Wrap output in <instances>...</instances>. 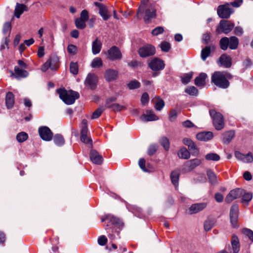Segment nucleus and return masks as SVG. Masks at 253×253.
Masks as SVG:
<instances>
[{
	"label": "nucleus",
	"instance_id": "6",
	"mask_svg": "<svg viewBox=\"0 0 253 253\" xmlns=\"http://www.w3.org/2000/svg\"><path fill=\"white\" fill-rule=\"evenodd\" d=\"M234 25L233 23L229 21L221 20L220 22L219 27L217 28L216 31L217 33H220V29L225 34H228L233 28Z\"/></svg>",
	"mask_w": 253,
	"mask_h": 253
},
{
	"label": "nucleus",
	"instance_id": "33",
	"mask_svg": "<svg viewBox=\"0 0 253 253\" xmlns=\"http://www.w3.org/2000/svg\"><path fill=\"white\" fill-rule=\"evenodd\" d=\"M171 180L173 184L176 187L178 184L179 172L178 171H173L170 175Z\"/></svg>",
	"mask_w": 253,
	"mask_h": 253
},
{
	"label": "nucleus",
	"instance_id": "43",
	"mask_svg": "<svg viewBox=\"0 0 253 253\" xmlns=\"http://www.w3.org/2000/svg\"><path fill=\"white\" fill-rule=\"evenodd\" d=\"M28 138V134L25 132H21L17 134L16 136L17 140L19 142H23L26 141Z\"/></svg>",
	"mask_w": 253,
	"mask_h": 253
},
{
	"label": "nucleus",
	"instance_id": "18",
	"mask_svg": "<svg viewBox=\"0 0 253 253\" xmlns=\"http://www.w3.org/2000/svg\"><path fill=\"white\" fill-rule=\"evenodd\" d=\"M213 137L211 131H203L197 134L196 138L198 140L202 141H207L211 139Z\"/></svg>",
	"mask_w": 253,
	"mask_h": 253
},
{
	"label": "nucleus",
	"instance_id": "10",
	"mask_svg": "<svg viewBox=\"0 0 253 253\" xmlns=\"http://www.w3.org/2000/svg\"><path fill=\"white\" fill-rule=\"evenodd\" d=\"M244 193V190L241 189H235L230 191L225 198V201L228 203L232 202L234 200L240 197Z\"/></svg>",
	"mask_w": 253,
	"mask_h": 253
},
{
	"label": "nucleus",
	"instance_id": "34",
	"mask_svg": "<svg viewBox=\"0 0 253 253\" xmlns=\"http://www.w3.org/2000/svg\"><path fill=\"white\" fill-rule=\"evenodd\" d=\"M239 41L237 38L233 36L229 40V48L231 49H235L238 47Z\"/></svg>",
	"mask_w": 253,
	"mask_h": 253
},
{
	"label": "nucleus",
	"instance_id": "14",
	"mask_svg": "<svg viewBox=\"0 0 253 253\" xmlns=\"http://www.w3.org/2000/svg\"><path fill=\"white\" fill-rule=\"evenodd\" d=\"M235 155L238 160L243 163H249L253 162V156L250 152L245 155L239 152H235Z\"/></svg>",
	"mask_w": 253,
	"mask_h": 253
},
{
	"label": "nucleus",
	"instance_id": "26",
	"mask_svg": "<svg viewBox=\"0 0 253 253\" xmlns=\"http://www.w3.org/2000/svg\"><path fill=\"white\" fill-rule=\"evenodd\" d=\"M14 104V96L12 93L8 92L5 97V104L8 109H11Z\"/></svg>",
	"mask_w": 253,
	"mask_h": 253
},
{
	"label": "nucleus",
	"instance_id": "54",
	"mask_svg": "<svg viewBox=\"0 0 253 253\" xmlns=\"http://www.w3.org/2000/svg\"><path fill=\"white\" fill-rule=\"evenodd\" d=\"M67 51L69 54L75 55L77 53V48L75 45L70 44L67 47Z\"/></svg>",
	"mask_w": 253,
	"mask_h": 253
},
{
	"label": "nucleus",
	"instance_id": "15",
	"mask_svg": "<svg viewBox=\"0 0 253 253\" xmlns=\"http://www.w3.org/2000/svg\"><path fill=\"white\" fill-rule=\"evenodd\" d=\"M207 206V204L206 203H200L193 204L189 208V212L191 214L197 213L203 211Z\"/></svg>",
	"mask_w": 253,
	"mask_h": 253
},
{
	"label": "nucleus",
	"instance_id": "31",
	"mask_svg": "<svg viewBox=\"0 0 253 253\" xmlns=\"http://www.w3.org/2000/svg\"><path fill=\"white\" fill-rule=\"evenodd\" d=\"M178 156L179 158L188 159L190 157V153L186 148L182 147L178 151Z\"/></svg>",
	"mask_w": 253,
	"mask_h": 253
},
{
	"label": "nucleus",
	"instance_id": "41",
	"mask_svg": "<svg viewBox=\"0 0 253 253\" xmlns=\"http://www.w3.org/2000/svg\"><path fill=\"white\" fill-rule=\"evenodd\" d=\"M205 158L208 161H217L219 160L220 157L217 154L211 153L207 154L205 156Z\"/></svg>",
	"mask_w": 253,
	"mask_h": 253
},
{
	"label": "nucleus",
	"instance_id": "38",
	"mask_svg": "<svg viewBox=\"0 0 253 253\" xmlns=\"http://www.w3.org/2000/svg\"><path fill=\"white\" fill-rule=\"evenodd\" d=\"M185 92L191 96H196L198 94V89L193 86H189L185 88Z\"/></svg>",
	"mask_w": 253,
	"mask_h": 253
},
{
	"label": "nucleus",
	"instance_id": "47",
	"mask_svg": "<svg viewBox=\"0 0 253 253\" xmlns=\"http://www.w3.org/2000/svg\"><path fill=\"white\" fill-rule=\"evenodd\" d=\"M188 148L191 151L192 155L197 156L199 154V149L194 142L189 146Z\"/></svg>",
	"mask_w": 253,
	"mask_h": 253
},
{
	"label": "nucleus",
	"instance_id": "13",
	"mask_svg": "<svg viewBox=\"0 0 253 253\" xmlns=\"http://www.w3.org/2000/svg\"><path fill=\"white\" fill-rule=\"evenodd\" d=\"M239 208L238 205H233L230 209V221L234 227L237 225V219L238 217Z\"/></svg>",
	"mask_w": 253,
	"mask_h": 253
},
{
	"label": "nucleus",
	"instance_id": "37",
	"mask_svg": "<svg viewBox=\"0 0 253 253\" xmlns=\"http://www.w3.org/2000/svg\"><path fill=\"white\" fill-rule=\"evenodd\" d=\"M228 46H229V39L227 37L222 38L220 41V48L222 50H225Z\"/></svg>",
	"mask_w": 253,
	"mask_h": 253
},
{
	"label": "nucleus",
	"instance_id": "50",
	"mask_svg": "<svg viewBox=\"0 0 253 253\" xmlns=\"http://www.w3.org/2000/svg\"><path fill=\"white\" fill-rule=\"evenodd\" d=\"M108 107L111 108L115 111H120L126 109V107L124 106L120 105L118 103L113 104L112 105L108 106Z\"/></svg>",
	"mask_w": 253,
	"mask_h": 253
},
{
	"label": "nucleus",
	"instance_id": "11",
	"mask_svg": "<svg viewBox=\"0 0 253 253\" xmlns=\"http://www.w3.org/2000/svg\"><path fill=\"white\" fill-rule=\"evenodd\" d=\"M97 82V78L93 74L89 73L87 75L84 81L85 86L90 89H93L95 88Z\"/></svg>",
	"mask_w": 253,
	"mask_h": 253
},
{
	"label": "nucleus",
	"instance_id": "9",
	"mask_svg": "<svg viewBox=\"0 0 253 253\" xmlns=\"http://www.w3.org/2000/svg\"><path fill=\"white\" fill-rule=\"evenodd\" d=\"M232 11L229 8L228 4L219 5L217 8V14L222 18H228Z\"/></svg>",
	"mask_w": 253,
	"mask_h": 253
},
{
	"label": "nucleus",
	"instance_id": "5",
	"mask_svg": "<svg viewBox=\"0 0 253 253\" xmlns=\"http://www.w3.org/2000/svg\"><path fill=\"white\" fill-rule=\"evenodd\" d=\"M39 133L41 138L46 141H50L53 136V134L50 129L47 126H42L39 128Z\"/></svg>",
	"mask_w": 253,
	"mask_h": 253
},
{
	"label": "nucleus",
	"instance_id": "59",
	"mask_svg": "<svg viewBox=\"0 0 253 253\" xmlns=\"http://www.w3.org/2000/svg\"><path fill=\"white\" fill-rule=\"evenodd\" d=\"M79 18L86 22L88 19V13L87 11L85 9L83 10L81 12L80 14V17Z\"/></svg>",
	"mask_w": 253,
	"mask_h": 253
},
{
	"label": "nucleus",
	"instance_id": "53",
	"mask_svg": "<svg viewBox=\"0 0 253 253\" xmlns=\"http://www.w3.org/2000/svg\"><path fill=\"white\" fill-rule=\"evenodd\" d=\"M127 86L130 89L137 88L140 86V83L137 81H133L127 84Z\"/></svg>",
	"mask_w": 253,
	"mask_h": 253
},
{
	"label": "nucleus",
	"instance_id": "20",
	"mask_svg": "<svg viewBox=\"0 0 253 253\" xmlns=\"http://www.w3.org/2000/svg\"><path fill=\"white\" fill-rule=\"evenodd\" d=\"M90 159L92 163L96 164H101L103 161V158L98 152L95 150H91L90 152Z\"/></svg>",
	"mask_w": 253,
	"mask_h": 253
},
{
	"label": "nucleus",
	"instance_id": "2",
	"mask_svg": "<svg viewBox=\"0 0 253 253\" xmlns=\"http://www.w3.org/2000/svg\"><path fill=\"white\" fill-rule=\"evenodd\" d=\"M60 98L67 104L70 105L74 103L76 99L79 97V94L72 90H67L64 88L57 90Z\"/></svg>",
	"mask_w": 253,
	"mask_h": 253
},
{
	"label": "nucleus",
	"instance_id": "48",
	"mask_svg": "<svg viewBox=\"0 0 253 253\" xmlns=\"http://www.w3.org/2000/svg\"><path fill=\"white\" fill-rule=\"evenodd\" d=\"M242 202L248 203L253 198V194L252 193H243L242 195Z\"/></svg>",
	"mask_w": 253,
	"mask_h": 253
},
{
	"label": "nucleus",
	"instance_id": "17",
	"mask_svg": "<svg viewBox=\"0 0 253 253\" xmlns=\"http://www.w3.org/2000/svg\"><path fill=\"white\" fill-rule=\"evenodd\" d=\"M140 119L143 122H148L156 121L159 118L152 110H147L146 114H143L141 116Z\"/></svg>",
	"mask_w": 253,
	"mask_h": 253
},
{
	"label": "nucleus",
	"instance_id": "4",
	"mask_svg": "<svg viewBox=\"0 0 253 253\" xmlns=\"http://www.w3.org/2000/svg\"><path fill=\"white\" fill-rule=\"evenodd\" d=\"M155 52V47L151 44H146L140 47L138 50L139 56L143 58L152 56Z\"/></svg>",
	"mask_w": 253,
	"mask_h": 253
},
{
	"label": "nucleus",
	"instance_id": "39",
	"mask_svg": "<svg viewBox=\"0 0 253 253\" xmlns=\"http://www.w3.org/2000/svg\"><path fill=\"white\" fill-rule=\"evenodd\" d=\"M55 144L58 146H61L64 143V139L63 136L60 134H56L53 138Z\"/></svg>",
	"mask_w": 253,
	"mask_h": 253
},
{
	"label": "nucleus",
	"instance_id": "58",
	"mask_svg": "<svg viewBox=\"0 0 253 253\" xmlns=\"http://www.w3.org/2000/svg\"><path fill=\"white\" fill-rule=\"evenodd\" d=\"M164 30L162 27H158L153 29L151 33L153 36H157L163 33Z\"/></svg>",
	"mask_w": 253,
	"mask_h": 253
},
{
	"label": "nucleus",
	"instance_id": "27",
	"mask_svg": "<svg viewBox=\"0 0 253 253\" xmlns=\"http://www.w3.org/2000/svg\"><path fill=\"white\" fill-rule=\"evenodd\" d=\"M207 78V75L205 73H201L199 76L196 78L195 84L198 86H203L205 84V80Z\"/></svg>",
	"mask_w": 253,
	"mask_h": 253
},
{
	"label": "nucleus",
	"instance_id": "49",
	"mask_svg": "<svg viewBox=\"0 0 253 253\" xmlns=\"http://www.w3.org/2000/svg\"><path fill=\"white\" fill-rule=\"evenodd\" d=\"M193 76V74L192 73H189L188 74H185L183 75L181 77V82L184 84H188L191 80Z\"/></svg>",
	"mask_w": 253,
	"mask_h": 253
},
{
	"label": "nucleus",
	"instance_id": "46",
	"mask_svg": "<svg viewBox=\"0 0 253 253\" xmlns=\"http://www.w3.org/2000/svg\"><path fill=\"white\" fill-rule=\"evenodd\" d=\"M70 72L73 75H77L79 71L78 65L76 62H71L70 65Z\"/></svg>",
	"mask_w": 253,
	"mask_h": 253
},
{
	"label": "nucleus",
	"instance_id": "21",
	"mask_svg": "<svg viewBox=\"0 0 253 253\" xmlns=\"http://www.w3.org/2000/svg\"><path fill=\"white\" fill-rule=\"evenodd\" d=\"M201 163V160L196 158L187 161L185 164V167L188 170H192L200 165Z\"/></svg>",
	"mask_w": 253,
	"mask_h": 253
},
{
	"label": "nucleus",
	"instance_id": "40",
	"mask_svg": "<svg viewBox=\"0 0 253 253\" xmlns=\"http://www.w3.org/2000/svg\"><path fill=\"white\" fill-rule=\"evenodd\" d=\"M214 224L213 220L208 219L205 222L204 224V229L205 231H208L210 230L213 226Z\"/></svg>",
	"mask_w": 253,
	"mask_h": 253
},
{
	"label": "nucleus",
	"instance_id": "30",
	"mask_svg": "<svg viewBox=\"0 0 253 253\" xmlns=\"http://www.w3.org/2000/svg\"><path fill=\"white\" fill-rule=\"evenodd\" d=\"M15 77L16 78H25L28 76V73L25 70L15 66L14 68Z\"/></svg>",
	"mask_w": 253,
	"mask_h": 253
},
{
	"label": "nucleus",
	"instance_id": "55",
	"mask_svg": "<svg viewBox=\"0 0 253 253\" xmlns=\"http://www.w3.org/2000/svg\"><path fill=\"white\" fill-rule=\"evenodd\" d=\"M81 140L84 143L89 144V147H92V145L91 140L90 139V138L87 136L86 134L81 135Z\"/></svg>",
	"mask_w": 253,
	"mask_h": 253
},
{
	"label": "nucleus",
	"instance_id": "28",
	"mask_svg": "<svg viewBox=\"0 0 253 253\" xmlns=\"http://www.w3.org/2000/svg\"><path fill=\"white\" fill-rule=\"evenodd\" d=\"M214 46H207L202 50L201 57L203 61H205L207 57L210 55L211 50L214 49Z\"/></svg>",
	"mask_w": 253,
	"mask_h": 253
},
{
	"label": "nucleus",
	"instance_id": "56",
	"mask_svg": "<svg viewBox=\"0 0 253 253\" xmlns=\"http://www.w3.org/2000/svg\"><path fill=\"white\" fill-rule=\"evenodd\" d=\"M158 148V146L156 144L151 145L149 147L148 149L147 153H148V155H152L154 154L155 153V152L157 150Z\"/></svg>",
	"mask_w": 253,
	"mask_h": 253
},
{
	"label": "nucleus",
	"instance_id": "60",
	"mask_svg": "<svg viewBox=\"0 0 253 253\" xmlns=\"http://www.w3.org/2000/svg\"><path fill=\"white\" fill-rule=\"evenodd\" d=\"M149 99V97L147 93H143L141 98V104L143 105L148 103Z\"/></svg>",
	"mask_w": 253,
	"mask_h": 253
},
{
	"label": "nucleus",
	"instance_id": "63",
	"mask_svg": "<svg viewBox=\"0 0 253 253\" xmlns=\"http://www.w3.org/2000/svg\"><path fill=\"white\" fill-rule=\"evenodd\" d=\"M177 115V112L175 110H172L170 111L169 114V120L171 122L174 121Z\"/></svg>",
	"mask_w": 253,
	"mask_h": 253
},
{
	"label": "nucleus",
	"instance_id": "25",
	"mask_svg": "<svg viewBox=\"0 0 253 253\" xmlns=\"http://www.w3.org/2000/svg\"><path fill=\"white\" fill-rule=\"evenodd\" d=\"M26 10L27 6L25 5L17 3L14 10V15L19 18L23 12Z\"/></svg>",
	"mask_w": 253,
	"mask_h": 253
},
{
	"label": "nucleus",
	"instance_id": "7",
	"mask_svg": "<svg viewBox=\"0 0 253 253\" xmlns=\"http://www.w3.org/2000/svg\"><path fill=\"white\" fill-rule=\"evenodd\" d=\"M122 58V54L119 49L115 46H112L107 51V59L112 61L120 60Z\"/></svg>",
	"mask_w": 253,
	"mask_h": 253
},
{
	"label": "nucleus",
	"instance_id": "12",
	"mask_svg": "<svg viewBox=\"0 0 253 253\" xmlns=\"http://www.w3.org/2000/svg\"><path fill=\"white\" fill-rule=\"evenodd\" d=\"M95 4L98 7L99 14L103 19L105 21L108 20L111 17V14L107 6L100 3L96 2Z\"/></svg>",
	"mask_w": 253,
	"mask_h": 253
},
{
	"label": "nucleus",
	"instance_id": "19",
	"mask_svg": "<svg viewBox=\"0 0 253 253\" xmlns=\"http://www.w3.org/2000/svg\"><path fill=\"white\" fill-rule=\"evenodd\" d=\"M218 62L221 66L225 68L231 67L232 62L230 57L225 54H222L219 58Z\"/></svg>",
	"mask_w": 253,
	"mask_h": 253
},
{
	"label": "nucleus",
	"instance_id": "22",
	"mask_svg": "<svg viewBox=\"0 0 253 253\" xmlns=\"http://www.w3.org/2000/svg\"><path fill=\"white\" fill-rule=\"evenodd\" d=\"M102 47V42L97 38L92 43V52L93 54L96 55L100 52Z\"/></svg>",
	"mask_w": 253,
	"mask_h": 253
},
{
	"label": "nucleus",
	"instance_id": "45",
	"mask_svg": "<svg viewBox=\"0 0 253 253\" xmlns=\"http://www.w3.org/2000/svg\"><path fill=\"white\" fill-rule=\"evenodd\" d=\"M164 52H168L170 48V44L167 42H163L159 45Z\"/></svg>",
	"mask_w": 253,
	"mask_h": 253
},
{
	"label": "nucleus",
	"instance_id": "62",
	"mask_svg": "<svg viewBox=\"0 0 253 253\" xmlns=\"http://www.w3.org/2000/svg\"><path fill=\"white\" fill-rule=\"evenodd\" d=\"M11 30V24L9 22H6L3 25V33L4 34L8 33L9 35V33Z\"/></svg>",
	"mask_w": 253,
	"mask_h": 253
},
{
	"label": "nucleus",
	"instance_id": "29",
	"mask_svg": "<svg viewBox=\"0 0 253 253\" xmlns=\"http://www.w3.org/2000/svg\"><path fill=\"white\" fill-rule=\"evenodd\" d=\"M52 62H56V60H51L49 59L42 66L41 70L42 72L46 71L49 68L51 70H55L57 67L55 65H52Z\"/></svg>",
	"mask_w": 253,
	"mask_h": 253
},
{
	"label": "nucleus",
	"instance_id": "8",
	"mask_svg": "<svg viewBox=\"0 0 253 253\" xmlns=\"http://www.w3.org/2000/svg\"><path fill=\"white\" fill-rule=\"evenodd\" d=\"M148 66L153 71H158L163 70L165 68V65L162 60L156 58L150 61Z\"/></svg>",
	"mask_w": 253,
	"mask_h": 253
},
{
	"label": "nucleus",
	"instance_id": "1",
	"mask_svg": "<svg viewBox=\"0 0 253 253\" xmlns=\"http://www.w3.org/2000/svg\"><path fill=\"white\" fill-rule=\"evenodd\" d=\"M231 78V75L227 72H216L211 77V82L217 86L226 88L229 85L228 80Z\"/></svg>",
	"mask_w": 253,
	"mask_h": 253
},
{
	"label": "nucleus",
	"instance_id": "32",
	"mask_svg": "<svg viewBox=\"0 0 253 253\" xmlns=\"http://www.w3.org/2000/svg\"><path fill=\"white\" fill-rule=\"evenodd\" d=\"M234 136V132L233 131H229L225 132L223 136V141L224 143L228 144L232 139Z\"/></svg>",
	"mask_w": 253,
	"mask_h": 253
},
{
	"label": "nucleus",
	"instance_id": "23",
	"mask_svg": "<svg viewBox=\"0 0 253 253\" xmlns=\"http://www.w3.org/2000/svg\"><path fill=\"white\" fill-rule=\"evenodd\" d=\"M155 16L156 10L152 6H151L146 9L144 19L145 21H149Z\"/></svg>",
	"mask_w": 253,
	"mask_h": 253
},
{
	"label": "nucleus",
	"instance_id": "3",
	"mask_svg": "<svg viewBox=\"0 0 253 253\" xmlns=\"http://www.w3.org/2000/svg\"><path fill=\"white\" fill-rule=\"evenodd\" d=\"M210 115L212 118L213 125L217 130H221L224 127L223 117L222 115L216 112L214 110H211L210 112Z\"/></svg>",
	"mask_w": 253,
	"mask_h": 253
},
{
	"label": "nucleus",
	"instance_id": "57",
	"mask_svg": "<svg viewBox=\"0 0 253 253\" xmlns=\"http://www.w3.org/2000/svg\"><path fill=\"white\" fill-rule=\"evenodd\" d=\"M244 234L247 236L253 242V231L249 229H244L242 231Z\"/></svg>",
	"mask_w": 253,
	"mask_h": 253
},
{
	"label": "nucleus",
	"instance_id": "51",
	"mask_svg": "<svg viewBox=\"0 0 253 253\" xmlns=\"http://www.w3.org/2000/svg\"><path fill=\"white\" fill-rule=\"evenodd\" d=\"M81 127V135L86 134L87 132V122L85 119L83 120Z\"/></svg>",
	"mask_w": 253,
	"mask_h": 253
},
{
	"label": "nucleus",
	"instance_id": "44",
	"mask_svg": "<svg viewBox=\"0 0 253 253\" xmlns=\"http://www.w3.org/2000/svg\"><path fill=\"white\" fill-rule=\"evenodd\" d=\"M86 21L80 18H77L75 20V25L77 28L80 29H84L86 27Z\"/></svg>",
	"mask_w": 253,
	"mask_h": 253
},
{
	"label": "nucleus",
	"instance_id": "52",
	"mask_svg": "<svg viewBox=\"0 0 253 253\" xmlns=\"http://www.w3.org/2000/svg\"><path fill=\"white\" fill-rule=\"evenodd\" d=\"M165 106L164 101L161 98H158L155 105V108L158 111H161Z\"/></svg>",
	"mask_w": 253,
	"mask_h": 253
},
{
	"label": "nucleus",
	"instance_id": "16",
	"mask_svg": "<svg viewBox=\"0 0 253 253\" xmlns=\"http://www.w3.org/2000/svg\"><path fill=\"white\" fill-rule=\"evenodd\" d=\"M118 77V72L116 70L108 69L105 72L104 78L108 82L115 81L117 79Z\"/></svg>",
	"mask_w": 253,
	"mask_h": 253
},
{
	"label": "nucleus",
	"instance_id": "61",
	"mask_svg": "<svg viewBox=\"0 0 253 253\" xmlns=\"http://www.w3.org/2000/svg\"><path fill=\"white\" fill-rule=\"evenodd\" d=\"M103 112V109L99 108L96 110H95L92 114L91 116V119H97L102 113Z\"/></svg>",
	"mask_w": 253,
	"mask_h": 253
},
{
	"label": "nucleus",
	"instance_id": "24",
	"mask_svg": "<svg viewBox=\"0 0 253 253\" xmlns=\"http://www.w3.org/2000/svg\"><path fill=\"white\" fill-rule=\"evenodd\" d=\"M231 242L233 253H238L240 250V244L238 237L233 235Z\"/></svg>",
	"mask_w": 253,
	"mask_h": 253
},
{
	"label": "nucleus",
	"instance_id": "64",
	"mask_svg": "<svg viewBox=\"0 0 253 253\" xmlns=\"http://www.w3.org/2000/svg\"><path fill=\"white\" fill-rule=\"evenodd\" d=\"M107 242V239L105 236H101L98 239V243L100 246H104Z\"/></svg>",
	"mask_w": 253,
	"mask_h": 253
},
{
	"label": "nucleus",
	"instance_id": "42",
	"mask_svg": "<svg viewBox=\"0 0 253 253\" xmlns=\"http://www.w3.org/2000/svg\"><path fill=\"white\" fill-rule=\"evenodd\" d=\"M91 65L92 68H99L102 66V61L100 58L95 57L92 61Z\"/></svg>",
	"mask_w": 253,
	"mask_h": 253
},
{
	"label": "nucleus",
	"instance_id": "35",
	"mask_svg": "<svg viewBox=\"0 0 253 253\" xmlns=\"http://www.w3.org/2000/svg\"><path fill=\"white\" fill-rule=\"evenodd\" d=\"M209 181L211 184H215L217 183V178L215 174L211 170H208L207 172Z\"/></svg>",
	"mask_w": 253,
	"mask_h": 253
},
{
	"label": "nucleus",
	"instance_id": "36",
	"mask_svg": "<svg viewBox=\"0 0 253 253\" xmlns=\"http://www.w3.org/2000/svg\"><path fill=\"white\" fill-rule=\"evenodd\" d=\"M160 143L166 151H168L169 148V141L166 137H162L159 140Z\"/></svg>",
	"mask_w": 253,
	"mask_h": 253
}]
</instances>
